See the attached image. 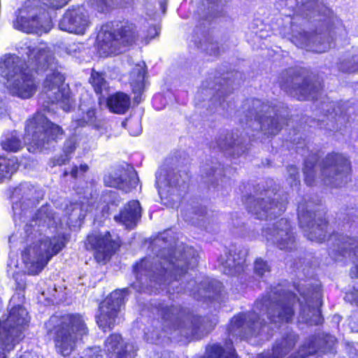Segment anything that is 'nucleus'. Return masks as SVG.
Wrapping results in <instances>:
<instances>
[{
	"label": "nucleus",
	"instance_id": "nucleus-44",
	"mask_svg": "<svg viewBox=\"0 0 358 358\" xmlns=\"http://www.w3.org/2000/svg\"><path fill=\"white\" fill-rule=\"evenodd\" d=\"M87 358H102L99 350L90 349L87 353Z\"/></svg>",
	"mask_w": 358,
	"mask_h": 358
},
{
	"label": "nucleus",
	"instance_id": "nucleus-24",
	"mask_svg": "<svg viewBox=\"0 0 358 358\" xmlns=\"http://www.w3.org/2000/svg\"><path fill=\"white\" fill-rule=\"evenodd\" d=\"M231 322L232 328L236 329L242 328L246 323L250 331H254L258 324L264 326L266 324L265 321L261 319L260 314L255 312H250L247 317L244 313H239L232 318Z\"/></svg>",
	"mask_w": 358,
	"mask_h": 358
},
{
	"label": "nucleus",
	"instance_id": "nucleus-22",
	"mask_svg": "<svg viewBox=\"0 0 358 358\" xmlns=\"http://www.w3.org/2000/svg\"><path fill=\"white\" fill-rule=\"evenodd\" d=\"M147 74V66L144 62L136 64L130 71V85L131 91L136 94L134 100L137 101L145 89V78Z\"/></svg>",
	"mask_w": 358,
	"mask_h": 358
},
{
	"label": "nucleus",
	"instance_id": "nucleus-16",
	"mask_svg": "<svg viewBox=\"0 0 358 358\" xmlns=\"http://www.w3.org/2000/svg\"><path fill=\"white\" fill-rule=\"evenodd\" d=\"M247 211L258 220H267L275 213L278 202L270 197L255 198L251 194L245 196Z\"/></svg>",
	"mask_w": 358,
	"mask_h": 358
},
{
	"label": "nucleus",
	"instance_id": "nucleus-25",
	"mask_svg": "<svg viewBox=\"0 0 358 358\" xmlns=\"http://www.w3.org/2000/svg\"><path fill=\"white\" fill-rule=\"evenodd\" d=\"M270 234L280 236V238H277L275 242L280 250L290 251L295 248V238L289 227L287 226L285 229L274 227Z\"/></svg>",
	"mask_w": 358,
	"mask_h": 358
},
{
	"label": "nucleus",
	"instance_id": "nucleus-27",
	"mask_svg": "<svg viewBox=\"0 0 358 358\" xmlns=\"http://www.w3.org/2000/svg\"><path fill=\"white\" fill-rule=\"evenodd\" d=\"M297 338V336L287 334L283 337L280 345L273 347L271 352H262L258 355L257 358H280L283 348L287 352L292 350L295 346Z\"/></svg>",
	"mask_w": 358,
	"mask_h": 358
},
{
	"label": "nucleus",
	"instance_id": "nucleus-56",
	"mask_svg": "<svg viewBox=\"0 0 358 358\" xmlns=\"http://www.w3.org/2000/svg\"><path fill=\"white\" fill-rule=\"evenodd\" d=\"M34 1L36 2V3H39V1L38 0H34Z\"/></svg>",
	"mask_w": 358,
	"mask_h": 358
},
{
	"label": "nucleus",
	"instance_id": "nucleus-28",
	"mask_svg": "<svg viewBox=\"0 0 358 358\" xmlns=\"http://www.w3.org/2000/svg\"><path fill=\"white\" fill-rule=\"evenodd\" d=\"M138 180L137 173L134 171L129 174L128 178L126 179H122L120 177L117 178L114 180V182L109 185V186L115 187L117 189L127 193L136 188Z\"/></svg>",
	"mask_w": 358,
	"mask_h": 358
},
{
	"label": "nucleus",
	"instance_id": "nucleus-14",
	"mask_svg": "<svg viewBox=\"0 0 358 358\" xmlns=\"http://www.w3.org/2000/svg\"><path fill=\"white\" fill-rule=\"evenodd\" d=\"M161 259L163 260L162 263L168 266L167 268L162 267L159 269V274L162 278L166 279L169 277L173 280H178L187 273L189 264L178 258L175 250H169Z\"/></svg>",
	"mask_w": 358,
	"mask_h": 358
},
{
	"label": "nucleus",
	"instance_id": "nucleus-10",
	"mask_svg": "<svg viewBox=\"0 0 358 358\" xmlns=\"http://www.w3.org/2000/svg\"><path fill=\"white\" fill-rule=\"evenodd\" d=\"M129 294L130 291L127 287L116 289L99 302L95 322L103 332L114 329L121 308L125 304L126 296Z\"/></svg>",
	"mask_w": 358,
	"mask_h": 358
},
{
	"label": "nucleus",
	"instance_id": "nucleus-30",
	"mask_svg": "<svg viewBox=\"0 0 358 358\" xmlns=\"http://www.w3.org/2000/svg\"><path fill=\"white\" fill-rule=\"evenodd\" d=\"M89 83L92 86L94 92L100 96V98L103 96V91L108 90V83L103 73L93 69L89 78Z\"/></svg>",
	"mask_w": 358,
	"mask_h": 358
},
{
	"label": "nucleus",
	"instance_id": "nucleus-5",
	"mask_svg": "<svg viewBox=\"0 0 358 358\" xmlns=\"http://www.w3.org/2000/svg\"><path fill=\"white\" fill-rule=\"evenodd\" d=\"M297 300L294 292L278 285L271 287L270 290L258 298L255 304L260 313L267 316L271 323H289L295 315L294 306Z\"/></svg>",
	"mask_w": 358,
	"mask_h": 358
},
{
	"label": "nucleus",
	"instance_id": "nucleus-47",
	"mask_svg": "<svg viewBox=\"0 0 358 358\" xmlns=\"http://www.w3.org/2000/svg\"><path fill=\"white\" fill-rule=\"evenodd\" d=\"M70 174L73 179H76L78 176V166L76 165L73 166Z\"/></svg>",
	"mask_w": 358,
	"mask_h": 358
},
{
	"label": "nucleus",
	"instance_id": "nucleus-19",
	"mask_svg": "<svg viewBox=\"0 0 358 358\" xmlns=\"http://www.w3.org/2000/svg\"><path fill=\"white\" fill-rule=\"evenodd\" d=\"M55 222V213L47 208L42 206L38 208L35 214L31 217L30 220L24 226L23 240L25 243L32 242L36 238L41 236L43 233L38 229H36L37 222Z\"/></svg>",
	"mask_w": 358,
	"mask_h": 358
},
{
	"label": "nucleus",
	"instance_id": "nucleus-20",
	"mask_svg": "<svg viewBox=\"0 0 358 358\" xmlns=\"http://www.w3.org/2000/svg\"><path fill=\"white\" fill-rule=\"evenodd\" d=\"M141 217V207L138 200L129 201L114 220L124 225L127 229L134 228Z\"/></svg>",
	"mask_w": 358,
	"mask_h": 358
},
{
	"label": "nucleus",
	"instance_id": "nucleus-51",
	"mask_svg": "<svg viewBox=\"0 0 358 358\" xmlns=\"http://www.w3.org/2000/svg\"><path fill=\"white\" fill-rule=\"evenodd\" d=\"M162 99V96H155L153 99H152V104L154 106H156V102L161 99Z\"/></svg>",
	"mask_w": 358,
	"mask_h": 358
},
{
	"label": "nucleus",
	"instance_id": "nucleus-21",
	"mask_svg": "<svg viewBox=\"0 0 358 358\" xmlns=\"http://www.w3.org/2000/svg\"><path fill=\"white\" fill-rule=\"evenodd\" d=\"M199 358H238L233 341L230 338L220 343H208L204 354Z\"/></svg>",
	"mask_w": 358,
	"mask_h": 358
},
{
	"label": "nucleus",
	"instance_id": "nucleus-11",
	"mask_svg": "<svg viewBox=\"0 0 358 358\" xmlns=\"http://www.w3.org/2000/svg\"><path fill=\"white\" fill-rule=\"evenodd\" d=\"M301 75L299 73L282 74L278 83L280 87L298 101L308 100L310 96L315 98L318 89L307 77L299 83Z\"/></svg>",
	"mask_w": 358,
	"mask_h": 358
},
{
	"label": "nucleus",
	"instance_id": "nucleus-42",
	"mask_svg": "<svg viewBox=\"0 0 358 358\" xmlns=\"http://www.w3.org/2000/svg\"><path fill=\"white\" fill-rule=\"evenodd\" d=\"M159 31L154 25H150L148 27L147 29V34L145 36V41L146 43H148L152 39L155 38L157 36L159 35Z\"/></svg>",
	"mask_w": 358,
	"mask_h": 358
},
{
	"label": "nucleus",
	"instance_id": "nucleus-7",
	"mask_svg": "<svg viewBox=\"0 0 358 358\" xmlns=\"http://www.w3.org/2000/svg\"><path fill=\"white\" fill-rule=\"evenodd\" d=\"M107 27L100 43V49L106 57L120 55L125 48L136 44L138 39L137 26L130 20L112 21Z\"/></svg>",
	"mask_w": 358,
	"mask_h": 358
},
{
	"label": "nucleus",
	"instance_id": "nucleus-53",
	"mask_svg": "<svg viewBox=\"0 0 358 358\" xmlns=\"http://www.w3.org/2000/svg\"><path fill=\"white\" fill-rule=\"evenodd\" d=\"M70 173H69L67 171H65L64 173H63V176H66L69 174Z\"/></svg>",
	"mask_w": 358,
	"mask_h": 358
},
{
	"label": "nucleus",
	"instance_id": "nucleus-3",
	"mask_svg": "<svg viewBox=\"0 0 358 358\" xmlns=\"http://www.w3.org/2000/svg\"><path fill=\"white\" fill-rule=\"evenodd\" d=\"M299 222L304 236L310 241L319 243L331 241L335 259L348 257L353 262L358 260V237L336 231L329 233V223L325 213L319 216L315 212L306 211L299 216Z\"/></svg>",
	"mask_w": 358,
	"mask_h": 358
},
{
	"label": "nucleus",
	"instance_id": "nucleus-52",
	"mask_svg": "<svg viewBox=\"0 0 358 358\" xmlns=\"http://www.w3.org/2000/svg\"><path fill=\"white\" fill-rule=\"evenodd\" d=\"M281 222H284L285 224H287V220H286L280 219V224H281Z\"/></svg>",
	"mask_w": 358,
	"mask_h": 358
},
{
	"label": "nucleus",
	"instance_id": "nucleus-26",
	"mask_svg": "<svg viewBox=\"0 0 358 358\" xmlns=\"http://www.w3.org/2000/svg\"><path fill=\"white\" fill-rule=\"evenodd\" d=\"M88 2L96 12L108 14L114 10L126 8L129 0H88Z\"/></svg>",
	"mask_w": 358,
	"mask_h": 358
},
{
	"label": "nucleus",
	"instance_id": "nucleus-49",
	"mask_svg": "<svg viewBox=\"0 0 358 358\" xmlns=\"http://www.w3.org/2000/svg\"><path fill=\"white\" fill-rule=\"evenodd\" d=\"M89 169V167L87 166V164H80L78 167V170L80 171V172L82 173H86Z\"/></svg>",
	"mask_w": 358,
	"mask_h": 358
},
{
	"label": "nucleus",
	"instance_id": "nucleus-45",
	"mask_svg": "<svg viewBox=\"0 0 358 358\" xmlns=\"http://www.w3.org/2000/svg\"><path fill=\"white\" fill-rule=\"evenodd\" d=\"M15 282H16V283H15L16 289L17 290L24 292L26 289L27 283H26L25 280H16Z\"/></svg>",
	"mask_w": 358,
	"mask_h": 358
},
{
	"label": "nucleus",
	"instance_id": "nucleus-46",
	"mask_svg": "<svg viewBox=\"0 0 358 358\" xmlns=\"http://www.w3.org/2000/svg\"><path fill=\"white\" fill-rule=\"evenodd\" d=\"M87 124H90V123L88 122V121L86 119H85L83 117L76 120V125L78 127H83Z\"/></svg>",
	"mask_w": 358,
	"mask_h": 358
},
{
	"label": "nucleus",
	"instance_id": "nucleus-43",
	"mask_svg": "<svg viewBox=\"0 0 358 358\" xmlns=\"http://www.w3.org/2000/svg\"><path fill=\"white\" fill-rule=\"evenodd\" d=\"M86 120L90 124H94L96 122V110L94 108H88L86 112Z\"/></svg>",
	"mask_w": 358,
	"mask_h": 358
},
{
	"label": "nucleus",
	"instance_id": "nucleus-32",
	"mask_svg": "<svg viewBox=\"0 0 358 358\" xmlns=\"http://www.w3.org/2000/svg\"><path fill=\"white\" fill-rule=\"evenodd\" d=\"M315 164L310 162H305L303 172L304 175V182L306 185L311 187L315 182Z\"/></svg>",
	"mask_w": 358,
	"mask_h": 358
},
{
	"label": "nucleus",
	"instance_id": "nucleus-38",
	"mask_svg": "<svg viewBox=\"0 0 358 358\" xmlns=\"http://www.w3.org/2000/svg\"><path fill=\"white\" fill-rule=\"evenodd\" d=\"M254 269L255 273L259 276H263L266 272H268L270 271L266 262L261 259L255 261Z\"/></svg>",
	"mask_w": 358,
	"mask_h": 358
},
{
	"label": "nucleus",
	"instance_id": "nucleus-37",
	"mask_svg": "<svg viewBox=\"0 0 358 358\" xmlns=\"http://www.w3.org/2000/svg\"><path fill=\"white\" fill-rule=\"evenodd\" d=\"M236 145V139L232 132H227L224 138L220 141L219 146L222 149L234 148Z\"/></svg>",
	"mask_w": 358,
	"mask_h": 358
},
{
	"label": "nucleus",
	"instance_id": "nucleus-4",
	"mask_svg": "<svg viewBox=\"0 0 358 358\" xmlns=\"http://www.w3.org/2000/svg\"><path fill=\"white\" fill-rule=\"evenodd\" d=\"M68 237L64 233L45 236L27 245L21 252V257L29 275L40 274L54 256L66 245Z\"/></svg>",
	"mask_w": 358,
	"mask_h": 358
},
{
	"label": "nucleus",
	"instance_id": "nucleus-31",
	"mask_svg": "<svg viewBox=\"0 0 358 358\" xmlns=\"http://www.w3.org/2000/svg\"><path fill=\"white\" fill-rule=\"evenodd\" d=\"M15 171V163L11 159L0 155V182L10 179Z\"/></svg>",
	"mask_w": 358,
	"mask_h": 358
},
{
	"label": "nucleus",
	"instance_id": "nucleus-23",
	"mask_svg": "<svg viewBox=\"0 0 358 358\" xmlns=\"http://www.w3.org/2000/svg\"><path fill=\"white\" fill-rule=\"evenodd\" d=\"M106 105L110 112L123 115L130 107L131 99L127 94L117 92L107 97Z\"/></svg>",
	"mask_w": 358,
	"mask_h": 358
},
{
	"label": "nucleus",
	"instance_id": "nucleus-55",
	"mask_svg": "<svg viewBox=\"0 0 358 358\" xmlns=\"http://www.w3.org/2000/svg\"><path fill=\"white\" fill-rule=\"evenodd\" d=\"M206 213V210L205 209L203 210V211L201 212V215H203V214H205Z\"/></svg>",
	"mask_w": 358,
	"mask_h": 358
},
{
	"label": "nucleus",
	"instance_id": "nucleus-29",
	"mask_svg": "<svg viewBox=\"0 0 358 358\" xmlns=\"http://www.w3.org/2000/svg\"><path fill=\"white\" fill-rule=\"evenodd\" d=\"M0 145L7 152H17L22 148V141L15 131L6 136L1 141Z\"/></svg>",
	"mask_w": 358,
	"mask_h": 358
},
{
	"label": "nucleus",
	"instance_id": "nucleus-12",
	"mask_svg": "<svg viewBox=\"0 0 358 358\" xmlns=\"http://www.w3.org/2000/svg\"><path fill=\"white\" fill-rule=\"evenodd\" d=\"M275 111V106L268 103L262 102L259 99L252 100V108L249 110L247 115V121L252 118L257 121L261 127H266V129L271 136H275L281 131V124L278 115L268 116L267 113Z\"/></svg>",
	"mask_w": 358,
	"mask_h": 358
},
{
	"label": "nucleus",
	"instance_id": "nucleus-54",
	"mask_svg": "<svg viewBox=\"0 0 358 358\" xmlns=\"http://www.w3.org/2000/svg\"><path fill=\"white\" fill-rule=\"evenodd\" d=\"M25 10H26V11H27V13H29V12H30V9H29V6H26V7H25Z\"/></svg>",
	"mask_w": 358,
	"mask_h": 358
},
{
	"label": "nucleus",
	"instance_id": "nucleus-33",
	"mask_svg": "<svg viewBox=\"0 0 358 358\" xmlns=\"http://www.w3.org/2000/svg\"><path fill=\"white\" fill-rule=\"evenodd\" d=\"M187 315L185 319H189L191 323V332L192 335L198 334L203 326V318L200 315L192 314L189 311H187Z\"/></svg>",
	"mask_w": 358,
	"mask_h": 358
},
{
	"label": "nucleus",
	"instance_id": "nucleus-39",
	"mask_svg": "<svg viewBox=\"0 0 358 358\" xmlns=\"http://www.w3.org/2000/svg\"><path fill=\"white\" fill-rule=\"evenodd\" d=\"M44 4L52 9H59L67 4L69 0H43Z\"/></svg>",
	"mask_w": 358,
	"mask_h": 358
},
{
	"label": "nucleus",
	"instance_id": "nucleus-15",
	"mask_svg": "<svg viewBox=\"0 0 358 358\" xmlns=\"http://www.w3.org/2000/svg\"><path fill=\"white\" fill-rule=\"evenodd\" d=\"M103 353L106 358H135L130 344L120 333H111L106 338Z\"/></svg>",
	"mask_w": 358,
	"mask_h": 358
},
{
	"label": "nucleus",
	"instance_id": "nucleus-48",
	"mask_svg": "<svg viewBox=\"0 0 358 358\" xmlns=\"http://www.w3.org/2000/svg\"><path fill=\"white\" fill-rule=\"evenodd\" d=\"M245 267L246 264H245V262L242 263H238V264L235 265V269L238 272H243L245 271Z\"/></svg>",
	"mask_w": 358,
	"mask_h": 358
},
{
	"label": "nucleus",
	"instance_id": "nucleus-50",
	"mask_svg": "<svg viewBox=\"0 0 358 358\" xmlns=\"http://www.w3.org/2000/svg\"><path fill=\"white\" fill-rule=\"evenodd\" d=\"M318 321L315 322V324H322L324 322V318L322 317L320 313L318 314Z\"/></svg>",
	"mask_w": 358,
	"mask_h": 358
},
{
	"label": "nucleus",
	"instance_id": "nucleus-2",
	"mask_svg": "<svg viewBox=\"0 0 358 358\" xmlns=\"http://www.w3.org/2000/svg\"><path fill=\"white\" fill-rule=\"evenodd\" d=\"M45 329L55 352L63 357L74 353L90 333L84 316L79 313L53 314L45 322Z\"/></svg>",
	"mask_w": 358,
	"mask_h": 358
},
{
	"label": "nucleus",
	"instance_id": "nucleus-1",
	"mask_svg": "<svg viewBox=\"0 0 358 358\" xmlns=\"http://www.w3.org/2000/svg\"><path fill=\"white\" fill-rule=\"evenodd\" d=\"M27 59L15 55L6 54L0 58V76L7 82V89L13 96L21 99L33 97L38 88L34 73L45 72L54 67L44 78L42 92L48 105L59 104L69 112L72 108L70 93L61 86L65 76L57 69L54 53L47 48H27Z\"/></svg>",
	"mask_w": 358,
	"mask_h": 358
},
{
	"label": "nucleus",
	"instance_id": "nucleus-13",
	"mask_svg": "<svg viewBox=\"0 0 358 358\" xmlns=\"http://www.w3.org/2000/svg\"><path fill=\"white\" fill-rule=\"evenodd\" d=\"M89 22L85 9L83 6H77L66 10L59 20V27L69 33L83 34Z\"/></svg>",
	"mask_w": 358,
	"mask_h": 358
},
{
	"label": "nucleus",
	"instance_id": "nucleus-17",
	"mask_svg": "<svg viewBox=\"0 0 358 358\" xmlns=\"http://www.w3.org/2000/svg\"><path fill=\"white\" fill-rule=\"evenodd\" d=\"M155 308L162 320L169 323L170 329L178 330L185 328V317L187 315V313L184 307L159 303L155 306Z\"/></svg>",
	"mask_w": 358,
	"mask_h": 358
},
{
	"label": "nucleus",
	"instance_id": "nucleus-9",
	"mask_svg": "<svg viewBox=\"0 0 358 358\" xmlns=\"http://www.w3.org/2000/svg\"><path fill=\"white\" fill-rule=\"evenodd\" d=\"M324 182L334 187H341L352 181V167L350 157L338 152L326 155L320 165Z\"/></svg>",
	"mask_w": 358,
	"mask_h": 358
},
{
	"label": "nucleus",
	"instance_id": "nucleus-36",
	"mask_svg": "<svg viewBox=\"0 0 358 358\" xmlns=\"http://www.w3.org/2000/svg\"><path fill=\"white\" fill-rule=\"evenodd\" d=\"M145 257H143L132 266V273L138 280L141 279L143 271L146 268L145 265Z\"/></svg>",
	"mask_w": 358,
	"mask_h": 358
},
{
	"label": "nucleus",
	"instance_id": "nucleus-40",
	"mask_svg": "<svg viewBox=\"0 0 358 358\" xmlns=\"http://www.w3.org/2000/svg\"><path fill=\"white\" fill-rule=\"evenodd\" d=\"M287 171L289 172V178L296 182V185H299V173L297 167L294 165H289L287 167Z\"/></svg>",
	"mask_w": 358,
	"mask_h": 358
},
{
	"label": "nucleus",
	"instance_id": "nucleus-8",
	"mask_svg": "<svg viewBox=\"0 0 358 358\" xmlns=\"http://www.w3.org/2000/svg\"><path fill=\"white\" fill-rule=\"evenodd\" d=\"M83 243L85 250L92 254L94 261L104 265L120 251L122 241L119 236L114 237L110 231L92 230L86 235Z\"/></svg>",
	"mask_w": 358,
	"mask_h": 358
},
{
	"label": "nucleus",
	"instance_id": "nucleus-34",
	"mask_svg": "<svg viewBox=\"0 0 358 358\" xmlns=\"http://www.w3.org/2000/svg\"><path fill=\"white\" fill-rule=\"evenodd\" d=\"M78 147V141L76 137L69 136L67 138L64 143L63 152L69 157H71V155L75 152Z\"/></svg>",
	"mask_w": 358,
	"mask_h": 358
},
{
	"label": "nucleus",
	"instance_id": "nucleus-6",
	"mask_svg": "<svg viewBox=\"0 0 358 358\" xmlns=\"http://www.w3.org/2000/svg\"><path fill=\"white\" fill-rule=\"evenodd\" d=\"M64 134L63 128L41 110L36 111L24 122V135L34 150L48 148L62 140Z\"/></svg>",
	"mask_w": 358,
	"mask_h": 358
},
{
	"label": "nucleus",
	"instance_id": "nucleus-41",
	"mask_svg": "<svg viewBox=\"0 0 358 358\" xmlns=\"http://www.w3.org/2000/svg\"><path fill=\"white\" fill-rule=\"evenodd\" d=\"M71 159V157H69L65 153L62 152V154L59 155L54 159L53 165L61 166L69 163Z\"/></svg>",
	"mask_w": 358,
	"mask_h": 358
},
{
	"label": "nucleus",
	"instance_id": "nucleus-18",
	"mask_svg": "<svg viewBox=\"0 0 358 358\" xmlns=\"http://www.w3.org/2000/svg\"><path fill=\"white\" fill-rule=\"evenodd\" d=\"M13 27L15 29L27 34L47 33L51 28V19L45 16L44 19L38 15L31 17L17 15L13 21Z\"/></svg>",
	"mask_w": 358,
	"mask_h": 358
},
{
	"label": "nucleus",
	"instance_id": "nucleus-35",
	"mask_svg": "<svg viewBox=\"0 0 358 358\" xmlns=\"http://www.w3.org/2000/svg\"><path fill=\"white\" fill-rule=\"evenodd\" d=\"M206 50L209 55L217 57L220 54V48L217 41L207 38L205 41Z\"/></svg>",
	"mask_w": 358,
	"mask_h": 358
}]
</instances>
